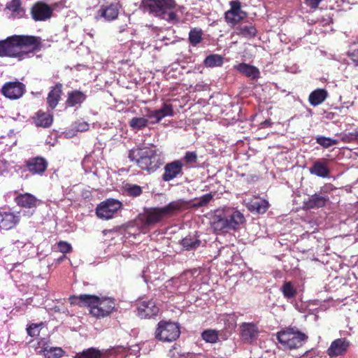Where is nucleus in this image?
Returning <instances> with one entry per match:
<instances>
[{
	"label": "nucleus",
	"mask_w": 358,
	"mask_h": 358,
	"mask_svg": "<svg viewBox=\"0 0 358 358\" xmlns=\"http://www.w3.org/2000/svg\"><path fill=\"white\" fill-rule=\"evenodd\" d=\"M141 6L144 12L164 18L169 10L175 8L176 2L175 0H142Z\"/></svg>",
	"instance_id": "nucleus-6"
},
{
	"label": "nucleus",
	"mask_w": 358,
	"mask_h": 358,
	"mask_svg": "<svg viewBox=\"0 0 358 358\" xmlns=\"http://www.w3.org/2000/svg\"><path fill=\"white\" fill-rule=\"evenodd\" d=\"M180 335V328L177 322L160 320L155 331V338L162 342L171 343L176 341Z\"/></svg>",
	"instance_id": "nucleus-5"
},
{
	"label": "nucleus",
	"mask_w": 358,
	"mask_h": 358,
	"mask_svg": "<svg viewBox=\"0 0 358 358\" xmlns=\"http://www.w3.org/2000/svg\"><path fill=\"white\" fill-rule=\"evenodd\" d=\"M57 248L59 251L63 254L69 253L72 250L71 244L62 241L57 243Z\"/></svg>",
	"instance_id": "nucleus-47"
},
{
	"label": "nucleus",
	"mask_w": 358,
	"mask_h": 358,
	"mask_svg": "<svg viewBox=\"0 0 358 358\" xmlns=\"http://www.w3.org/2000/svg\"><path fill=\"white\" fill-rule=\"evenodd\" d=\"M354 135L357 138H358V131H355Z\"/></svg>",
	"instance_id": "nucleus-54"
},
{
	"label": "nucleus",
	"mask_w": 358,
	"mask_h": 358,
	"mask_svg": "<svg viewBox=\"0 0 358 358\" xmlns=\"http://www.w3.org/2000/svg\"><path fill=\"white\" fill-rule=\"evenodd\" d=\"M268 206L269 205L267 201L258 197H254L247 204V207L250 211L261 214L266 213Z\"/></svg>",
	"instance_id": "nucleus-30"
},
{
	"label": "nucleus",
	"mask_w": 358,
	"mask_h": 358,
	"mask_svg": "<svg viewBox=\"0 0 358 358\" xmlns=\"http://www.w3.org/2000/svg\"><path fill=\"white\" fill-rule=\"evenodd\" d=\"M173 115V108L171 104L164 103L162 107L159 110H150L148 114V117L154 118V122H159L164 117L166 116Z\"/></svg>",
	"instance_id": "nucleus-25"
},
{
	"label": "nucleus",
	"mask_w": 358,
	"mask_h": 358,
	"mask_svg": "<svg viewBox=\"0 0 358 358\" xmlns=\"http://www.w3.org/2000/svg\"><path fill=\"white\" fill-rule=\"evenodd\" d=\"M188 201L178 199L168 203L162 208H145L143 213L140 215V220L143 225H152L160 222L164 217L171 216L182 210L188 205Z\"/></svg>",
	"instance_id": "nucleus-3"
},
{
	"label": "nucleus",
	"mask_w": 358,
	"mask_h": 358,
	"mask_svg": "<svg viewBox=\"0 0 358 358\" xmlns=\"http://www.w3.org/2000/svg\"><path fill=\"white\" fill-rule=\"evenodd\" d=\"M21 0H12L6 4V8L10 10L12 13H19L20 11L24 12L21 8Z\"/></svg>",
	"instance_id": "nucleus-44"
},
{
	"label": "nucleus",
	"mask_w": 358,
	"mask_h": 358,
	"mask_svg": "<svg viewBox=\"0 0 358 358\" xmlns=\"http://www.w3.org/2000/svg\"><path fill=\"white\" fill-rule=\"evenodd\" d=\"M224 212L229 230H237L245 221L244 215L238 210H224Z\"/></svg>",
	"instance_id": "nucleus-23"
},
{
	"label": "nucleus",
	"mask_w": 358,
	"mask_h": 358,
	"mask_svg": "<svg viewBox=\"0 0 358 358\" xmlns=\"http://www.w3.org/2000/svg\"><path fill=\"white\" fill-rule=\"evenodd\" d=\"M48 166V161L39 156L29 158L24 162V166L32 175H43Z\"/></svg>",
	"instance_id": "nucleus-16"
},
{
	"label": "nucleus",
	"mask_w": 358,
	"mask_h": 358,
	"mask_svg": "<svg viewBox=\"0 0 358 358\" xmlns=\"http://www.w3.org/2000/svg\"><path fill=\"white\" fill-rule=\"evenodd\" d=\"M234 69L240 73L251 78L257 79L259 77L260 72L259 69L250 64L246 63H240L234 66Z\"/></svg>",
	"instance_id": "nucleus-28"
},
{
	"label": "nucleus",
	"mask_w": 358,
	"mask_h": 358,
	"mask_svg": "<svg viewBox=\"0 0 358 358\" xmlns=\"http://www.w3.org/2000/svg\"><path fill=\"white\" fill-rule=\"evenodd\" d=\"M128 157L131 161L135 162L141 170L149 174L157 171L164 164V159L161 153L149 148L131 150Z\"/></svg>",
	"instance_id": "nucleus-2"
},
{
	"label": "nucleus",
	"mask_w": 358,
	"mask_h": 358,
	"mask_svg": "<svg viewBox=\"0 0 358 358\" xmlns=\"http://www.w3.org/2000/svg\"><path fill=\"white\" fill-rule=\"evenodd\" d=\"M240 336L243 341L252 343L259 336V331L257 326L252 322H243L240 325Z\"/></svg>",
	"instance_id": "nucleus-18"
},
{
	"label": "nucleus",
	"mask_w": 358,
	"mask_h": 358,
	"mask_svg": "<svg viewBox=\"0 0 358 358\" xmlns=\"http://www.w3.org/2000/svg\"><path fill=\"white\" fill-rule=\"evenodd\" d=\"M211 228L217 234L229 231L224 210H216L210 221Z\"/></svg>",
	"instance_id": "nucleus-21"
},
{
	"label": "nucleus",
	"mask_w": 358,
	"mask_h": 358,
	"mask_svg": "<svg viewBox=\"0 0 358 358\" xmlns=\"http://www.w3.org/2000/svg\"><path fill=\"white\" fill-rule=\"evenodd\" d=\"M89 125L86 122H80L77 126V129L80 131H85L88 130Z\"/></svg>",
	"instance_id": "nucleus-50"
},
{
	"label": "nucleus",
	"mask_w": 358,
	"mask_h": 358,
	"mask_svg": "<svg viewBox=\"0 0 358 358\" xmlns=\"http://www.w3.org/2000/svg\"><path fill=\"white\" fill-rule=\"evenodd\" d=\"M1 93L7 99L16 100L23 96L26 92V86L18 80L6 82L1 89Z\"/></svg>",
	"instance_id": "nucleus-10"
},
{
	"label": "nucleus",
	"mask_w": 358,
	"mask_h": 358,
	"mask_svg": "<svg viewBox=\"0 0 358 358\" xmlns=\"http://www.w3.org/2000/svg\"><path fill=\"white\" fill-rule=\"evenodd\" d=\"M350 342L345 338H340L333 341L327 350L331 357L343 356L348 352Z\"/></svg>",
	"instance_id": "nucleus-17"
},
{
	"label": "nucleus",
	"mask_w": 358,
	"mask_h": 358,
	"mask_svg": "<svg viewBox=\"0 0 358 358\" xmlns=\"http://www.w3.org/2000/svg\"><path fill=\"white\" fill-rule=\"evenodd\" d=\"M87 99L84 92L75 90L68 92L65 104L67 107H74L76 105L82 104Z\"/></svg>",
	"instance_id": "nucleus-26"
},
{
	"label": "nucleus",
	"mask_w": 358,
	"mask_h": 358,
	"mask_svg": "<svg viewBox=\"0 0 358 358\" xmlns=\"http://www.w3.org/2000/svg\"><path fill=\"white\" fill-rule=\"evenodd\" d=\"M41 344H42L43 347L41 350H40V352H43L46 358H60L64 353L62 348L49 347L48 343L43 340L39 342V345Z\"/></svg>",
	"instance_id": "nucleus-32"
},
{
	"label": "nucleus",
	"mask_w": 358,
	"mask_h": 358,
	"mask_svg": "<svg viewBox=\"0 0 358 358\" xmlns=\"http://www.w3.org/2000/svg\"><path fill=\"white\" fill-rule=\"evenodd\" d=\"M148 120L145 117H133L129 125L133 129H142L148 126Z\"/></svg>",
	"instance_id": "nucleus-40"
},
{
	"label": "nucleus",
	"mask_w": 358,
	"mask_h": 358,
	"mask_svg": "<svg viewBox=\"0 0 358 358\" xmlns=\"http://www.w3.org/2000/svg\"><path fill=\"white\" fill-rule=\"evenodd\" d=\"M135 306L136 315L141 319L154 318L159 312V308L152 299L140 298L136 301Z\"/></svg>",
	"instance_id": "nucleus-7"
},
{
	"label": "nucleus",
	"mask_w": 358,
	"mask_h": 358,
	"mask_svg": "<svg viewBox=\"0 0 358 358\" xmlns=\"http://www.w3.org/2000/svg\"><path fill=\"white\" fill-rule=\"evenodd\" d=\"M184 164L181 160L177 159L167 163L164 168L162 179L164 182H169L179 176L183 174Z\"/></svg>",
	"instance_id": "nucleus-13"
},
{
	"label": "nucleus",
	"mask_w": 358,
	"mask_h": 358,
	"mask_svg": "<svg viewBox=\"0 0 358 358\" xmlns=\"http://www.w3.org/2000/svg\"><path fill=\"white\" fill-rule=\"evenodd\" d=\"M120 5L119 3H112L108 6H101L98 11V15L107 21H112L117 18Z\"/></svg>",
	"instance_id": "nucleus-24"
},
{
	"label": "nucleus",
	"mask_w": 358,
	"mask_h": 358,
	"mask_svg": "<svg viewBox=\"0 0 358 358\" xmlns=\"http://www.w3.org/2000/svg\"><path fill=\"white\" fill-rule=\"evenodd\" d=\"M272 124L273 122L270 119L266 120L260 123L261 128L271 127Z\"/></svg>",
	"instance_id": "nucleus-51"
},
{
	"label": "nucleus",
	"mask_w": 358,
	"mask_h": 358,
	"mask_svg": "<svg viewBox=\"0 0 358 358\" xmlns=\"http://www.w3.org/2000/svg\"><path fill=\"white\" fill-rule=\"evenodd\" d=\"M41 48V38L29 35H13L0 41V57L17 58L22 61Z\"/></svg>",
	"instance_id": "nucleus-1"
},
{
	"label": "nucleus",
	"mask_w": 358,
	"mask_h": 358,
	"mask_svg": "<svg viewBox=\"0 0 358 358\" xmlns=\"http://www.w3.org/2000/svg\"><path fill=\"white\" fill-rule=\"evenodd\" d=\"M203 31L200 28H192L189 32V43L193 46L196 47L199 43L202 41Z\"/></svg>",
	"instance_id": "nucleus-35"
},
{
	"label": "nucleus",
	"mask_w": 358,
	"mask_h": 358,
	"mask_svg": "<svg viewBox=\"0 0 358 358\" xmlns=\"http://www.w3.org/2000/svg\"><path fill=\"white\" fill-rule=\"evenodd\" d=\"M20 213L0 209V230L14 229L20 222Z\"/></svg>",
	"instance_id": "nucleus-14"
},
{
	"label": "nucleus",
	"mask_w": 358,
	"mask_h": 358,
	"mask_svg": "<svg viewBox=\"0 0 358 358\" xmlns=\"http://www.w3.org/2000/svg\"><path fill=\"white\" fill-rule=\"evenodd\" d=\"M201 241L195 236L189 235L181 241L182 246L187 250H195L200 246Z\"/></svg>",
	"instance_id": "nucleus-34"
},
{
	"label": "nucleus",
	"mask_w": 358,
	"mask_h": 358,
	"mask_svg": "<svg viewBox=\"0 0 358 358\" xmlns=\"http://www.w3.org/2000/svg\"><path fill=\"white\" fill-rule=\"evenodd\" d=\"M353 55H354V56L357 57V60L358 62V50L357 51H355Z\"/></svg>",
	"instance_id": "nucleus-53"
},
{
	"label": "nucleus",
	"mask_w": 358,
	"mask_h": 358,
	"mask_svg": "<svg viewBox=\"0 0 358 358\" xmlns=\"http://www.w3.org/2000/svg\"><path fill=\"white\" fill-rule=\"evenodd\" d=\"M43 326V323L41 322L39 324L32 323L29 325L27 328V332L29 336L31 337H36L39 336L41 327Z\"/></svg>",
	"instance_id": "nucleus-43"
},
{
	"label": "nucleus",
	"mask_w": 358,
	"mask_h": 358,
	"mask_svg": "<svg viewBox=\"0 0 358 358\" xmlns=\"http://www.w3.org/2000/svg\"><path fill=\"white\" fill-rule=\"evenodd\" d=\"M33 120L37 127L47 128L52 124L53 117L52 115L42 110H39L36 113Z\"/></svg>",
	"instance_id": "nucleus-33"
},
{
	"label": "nucleus",
	"mask_w": 358,
	"mask_h": 358,
	"mask_svg": "<svg viewBox=\"0 0 358 358\" xmlns=\"http://www.w3.org/2000/svg\"><path fill=\"white\" fill-rule=\"evenodd\" d=\"M115 300L113 298H99L97 304L90 310V313L96 318L101 319L109 316L115 308Z\"/></svg>",
	"instance_id": "nucleus-9"
},
{
	"label": "nucleus",
	"mask_w": 358,
	"mask_h": 358,
	"mask_svg": "<svg viewBox=\"0 0 358 358\" xmlns=\"http://www.w3.org/2000/svg\"><path fill=\"white\" fill-rule=\"evenodd\" d=\"M64 258H65V255H64L63 257L60 258V260H62Z\"/></svg>",
	"instance_id": "nucleus-55"
},
{
	"label": "nucleus",
	"mask_w": 358,
	"mask_h": 358,
	"mask_svg": "<svg viewBox=\"0 0 358 358\" xmlns=\"http://www.w3.org/2000/svg\"><path fill=\"white\" fill-rule=\"evenodd\" d=\"M280 290L284 297L287 299L295 297L297 294L296 289L290 281H285L281 287Z\"/></svg>",
	"instance_id": "nucleus-37"
},
{
	"label": "nucleus",
	"mask_w": 358,
	"mask_h": 358,
	"mask_svg": "<svg viewBox=\"0 0 358 358\" xmlns=\"http://www.w3.org/2000/svg\"><path fill=\"white\" fill-rule=\"evenodd\" d=\"M235 327H236V323L234 321H233V322L229 325V327H231V329H234Z\"/></svg>",
	"instance_id": "nucleus-52"
},
{
	"label": "nucleus",
	"mask_w": 358,
	"mask_h": 358,
	"mask_svg": "<svg viewBox=\"0 0 358 358\" xmlns=\"http://www.w3.org/2000/svg\"><path fill=\"white\" fill-rule=\"evenodd\" d=\"M127 193L129 196L136 197L140 196L143 191L141 187L137 185H129L126 189Z\"/></svg>",
	"instance_id": "nucleus-45"
},
{
	"label": "nucleus",
	"mask_w": 358,
	"mask_h": 358,
	"mask_svg": "<svg viewBox=\"0 0 358 358\" xmlns=\"http://www.w3.org/2000/svg\"><path fill=\"white\" fill-rule=\"evenodd\" d=\"M71 305L80 307H89L92 310L99 301V296L92 294L72 295L69 299Z\"/></svg>",
	"instance_id": "nucleus-19"
},
{
	"label": "nucleus",
	"mask_w": 358,
	"mask_h": 358,
	"mask_svg": "<svg viewBox=\"0 0 358 358\" xmlns=\"http://www.w3.org/2000/svg\"><path fill=\"white\" fill-rule=\"evenodd\" d=\"M327 190L321 189L320 193H315L310 196L303 202L304 208L310 210L323 208L329 201V198L327 195Z\"/></svg>",
	"instance_id": "nucleus-15"
},
{
	"label": "nucleus",
	"mask_w": 358,
	"mask_h": 358,
	"mask_svg": "<svg viewBox=\"0 0 358 358\" xmlns=\"http://www.w3.org/2000/svg\"><path fill=\"white\" fill-rule=\"evenodd\" d=\"M164 20H167L168 22H172L177 23L178 22V18L175 12L171 11L167 13V17L164 15Z\"/></svg>",
	"instance_id": "nucleus-48"
},
{
	"label": "nucleus",
	"mask_w": 358,
	"mask_h": 358,
	"mask_svg": "<svg viewBox=\"0 0 358 358\" xmlns=\"http://www.w3.org/2000/svg\"><path fill=\"white\" fill-rule=\"evenodd\" d=\"M223 64V58L219 55H210L206 57L204 64L208 67L221 66Z\"/></svg>",
	"instance_id": "nucleus-38"
},
{
	"label": "nucleus",
	"mask_w": 358,
	"mask_h": 358,
	"mask_svg": "<svg viewBox=\"0 0 358 358\" xmlns=\"http://www.w3.org/2000/svg\"><path fill=\"white\" fill-rule=\"evenodd\" d=\"M16 204L27 211L28 216H31L36 211L41 201L34 195L30 193L20 194L15 198Z\"/></svg>",
	"instance_id": "nucleus-11"
},
{
	"label": "nucleus",
	"mask_w": 358,
	"mask_h": 358,
	"mask_svg": "<svg viewBox=\"0 0 358 358\" xmlns=\"http://www.w3.org/2000/svg\"><path fill=\"white\" fill-rule=\"evenodd\" d=\"M329 94L327 90L317 88L310 92L308 96V101L312 106H317L322 104L328 97Z\"/></svg>",
	"instance_id": "nucleus-27"
},
{
	"label": "nucleus",
	"mask_w": 358,
	"mask_h": 358,
	"mask_svg": "<svg viewBox=\"0 0 358 358\" xmlns=\"http://www.w3.org/2000/svg\"><path fill=\"white\" fill-rule=\"evenodd\" d=\"M215 192L206 194L199 198L198 201L193 204L194 208H201L208 204L213 199Z\"/></svg>",
	"instance_id": "nucleus-42"
},
{
	"label": "nucleus",
	"mask_w": 358,
	"mask_h": 358,
	"mask_svg": "<svg viewBox=\"0 0 358 358\" xmlns=\"http://www.w3.org/2000/svg\"><path fill=\"white\" fill-rule=\"evenodd\" d=\"M276 338L284 348L294 350L301 348L307 341L308 336L296 327H288L278 331Z\"/></svg>",
	"instance_id": "nucleus-4"
},
{
	"label": "nucleus",
	"mask_w": 358,
	"mask_h": 358,
	"mask_svg": "<svg viewBox=\"0 0 358 358\" xmlns=\"http://www.w3.org/2000/svg\"><path fill=\"white\" fill-rule=\"evenodd\" d=\"M31 15L36 21H45L52 16L53 9L43 1H38L31 8Z\"/></svg>",
	"instance_id": "nucleus-12"
},
{
	"label": "nucleus",
	"mask_w": 358,
	"mask_h": 358,
	"mask_svg": "<svg viewBox=\"0 0 358 358\" xmlns=\"http://www.w3.org/2000/svg\"><path fill=\"white\" fill-rule=\"evenodd\" d=\"M322 0H304L305 3L310 8L315 10Z\"/></svg>",
	"instance_id": "nucleus-49"
},
{
	"label": "nucleus",
	"mask_w": 358,
	"mask_h": 358,
	"mask_svg": "<svg viewBox=\"0 0 358 358\" xmlns=\"http://www.w3.org/2000/svg\"><path fill=\"white\" fill-rule=\"evenodd\" d=\"M197 154L196 152L187 151L183 157V161L187 165L195 164L197 162Z\"/></svg>",
	"instance_id": "nucleus-46"
},
{
	"label": "nucleus",
	"mask_w": 358,
	"mask_h": 358,
	"mask_svg": "<svg viewBox=\"0 0 358 358\" xmlns=\"http://www.w3.org/2000/svg\"><path fill=\"white\" fill-rule=\"evenodd\" d=\"M202 338L208 343H215L219 337V331L215 329H207L201 334Z\"/></svg>",
	"instance_id": "nucleus-39"
},
{
	"label": "nucleus",
	"mask_w": 358,
	"mask_h": 358,
	"mask_svg": "<svg viewBox=\"0 0 358 358\" xmlns=\"http://www.w3.org/2000/svg\"><path fill=\"white\" fill-rule=\"evenodd\" d=\"M315 140L316 143L322 146L324 148H328L338 143V141L336 139L322 136L316 137Z\"/></svg>",
	"instance_id": "nucleus-41"
},
{
	"label": "nucleus",
	"mask_w": 358,
	"mask_h": 358,
	"mask_svg": "<svg viewBox=\"0 0 358 358\" xmlns=\"http://www.w3.org/2000/svg\"><path fill=\"white\" fill-rule=\"evenodd\" d=\"M229 4L230 10L225 13L228 22L236 24L246 17L247 13L241 10V3L238 0L231 1Z\"/></svg>",
	"instance_id": "nucleus-20"
},
{
	"label": "nucleus",
	"mask_w": 358,
	"mask_h": 358,
	"mask_svg": "<svg viewBox=\"0 0 358 358\" xmlns=\"http://www.w3.org/2000/svg\"><path fill=\"white\" fill-rule=\"evenodd\" d=\"M63 85L57 83L51 87L47 96V104L51 110H54L58 105L63 94Z\"/></svg>",
	"instance_id": "nucleus-22"
},
{
	"label": "nucleus",
	"mask_w": 358,
	"mask_h": 358,
	"mask_svg": "<svg viewBox=\"0 0 358 358\" xmlns=\"http://www.w3.org/2000/svg\"><path fill=\"white\" fill-rule=\"evenodd\" d=\"M122 207V203L117 199H108L101 201L96 208V216L102 220L111 219Z\"/></svg>",
	"instance_id": "nucleus-8"
},
{
	"label": "nucleus",
	"mask_w": 358,
	"mask_h": 358,
	"mask_svg": "<svg viewBox=\"0 0 358 358\" xmlns=\"http://www.w3.org/2000/svg\"><path fill=\"white\" fill-rule=\"evenodd\" d=\"M101 352L95 348H90L81 352L76 353L74 358H101Z\"/></svg>",
	"instance_id": "nucleus-36"
},
{
	"label": "nucleus",
	"mask_w": 358,
	"mask_h": 358,
	"mask_svg": "<svg viewBox=\"0 0 358 358\" xmlns=\"http://www.w3.org/2000/svg\"><path fill=\"white\" fill-rule=\"evenodd\" d=\"M309 171L311 174L320 178H327L330 173L327 162L322 160L315 161L310 167Z\"/></svg>",
	"instance_id": "nucleus-29"
},
{
	"label": "nucleus",
	"mask_w": 358,
	"mask_h": 358,
	"mask_svg": "<svg viewBox=\"0 0 358 358\" xmlns=\"http://www.w3.org/2000/svg\"><path fill=\"white\" fill-rule=\"evenodd\" d=\"M235 34L238 36L250 39L257 36V30L252 24H241L235 28Z\"/></svg>",
	"instance_id": "nucleus-31"
}]
</instances>
